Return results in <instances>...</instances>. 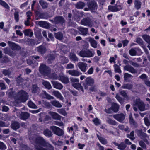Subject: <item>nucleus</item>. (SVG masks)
I'll use <instances>...</instances> for the list:
<instances>
[{
  "label": "nucleus",
  "mask_w": 150,
  "mask_h": 150,
  "mask_svg": "<svg viewBox=\"0 0 150 150\" xmlns=\"http://www.w3.org/2000/svg\"><path fill=\"white\" fill-rule=\"evenodd\" d=\"M107 122L110 124L115 125L116 124V122L115 120L108 118L107 120Z\"/></svg>",
  "instance_id": "43"
},
{
  "label": "nucleus",
  "mask_w": 150,
  "mask_h": 150,
  "mask_svg": "<svg viewBox=\"0 0 150 150\" xmlns=\"http://www.w3.org/2000/svg\"><path fill=\"white\" fill-rule=\"evenodd\" d=\"M86 39L90 43L92 47L94 48H96L97 47V42L93 38L88 37L86 38Z\"/></svg>",
  "instance_id": "12"
},
{
  "label": "nucleus",
  "mask_w": 150,
  "mask_h": 150,
  "mask_svg": "<svg viewBox=\"0 0 150 150\" xmlns=\"http://www.w3.org/2000/svg\"><path fill=\"white\" fill-rule=\"evenodd\" d=\"M72 85L75 88L79 90H81L83 92H84L83 88L81 86V84L79 83V82H77L75 83V84L74 83Z\"/></svg>",
  "instance_id": "26"
},
{
  "label": "nucleus",
  "mask_w": 150,
  "mask_h": 150,
  "mask_svg": "<svg viewBox=\"0 0 150 150\" xmlns=\"http://www.w3.org/2000/svg\"><path fill=\"white\" fill-rule=\"evenodd\" d=\"M117 6H108V9L112 12H116L118 11V10L117 8Z\"/></svg>",
  "instance_id": "47"
},
{
  "label": "nucleus",
  "mask_w": 150,
  "mask_h": 150,
  "mask_svg": "<svg viewBox=\"0 0 150 150\" xmlns=\"http://www.w3.org/2000/svg\"><path fill=\"white\" fill-rule=\"evenodd\" d=\"M61 63L62 64H66L68 63L69 61V59L66 57H60Z\"/></svg>",
  "instance_id": "41"
},
{
  "label": "nucleus",
  "mask_w": 150,
  "mask_h": 150,
  "mask_svg": "<svg viewBox=\"0 0 150 150\" xmlns=\"http://www.w3.org/2000/svg\"><path fill=\"white\" fill-rule=\"evenodd\" d=\"M31 89L32 92L33 93H37L40 91L39 88L36 85H33Z\"/></svg>",
  "instance_id": "35"
},
{
  "label": "nucleus",
  "mask_w": 150,
  "mask_h": 150,
  "mask_svg": "<svg viewBox=\"0 0 150 150\" xmlns=\"http://www.w3.org/2000/svg\"><path fill=\"white\" fill-rule=\"evenodd\" d=\"M137 49L136 48H132L129 51V53L132 56H135L136 54Z\"/></svg>",
  "instance_id": "40"
},
{
  "label": "nucleus",
  "mask_w": 150,
  "mask_h": 150,
  "mask_svg": "<svg viewBox=\"0 0 150 150\" xmlns=\"http://www.w3.org/2000/svg\"><path fill=\"white\" fill-rule=\"evenodd\" d=\"M114 67L115 71V72H117L120 73L121 72V71L118 65L115 64L114 65Z\"/></svg>",
  "instance_id": "52"
},
{
  "label": "nucleus",
  "mask_w": 150,
  "mask_h": 150,
  "mask_svg": "<svg viewBox=\"0 0 150 150\" xmlns=\"http://www.w3.org/2000/svg\"><path fill=\"white\" fill-rule=\"evenodd\" d=\"M16 111V112L17 116H19L20 118L23 120L27 119L29 117V115L28 113L26 112H21L20 110L15 109Z\"/></svg>",
  "instance_id": "6"
},
{
  "label": "nucleus",
  "mask_w": 150,
  "mask_h": 150,
  "mask_svg": "<svg viewBox=\"0 0 150 150\" xmlns=\"http://www.w3.org/2000/svg\"><path fill=\"white\" fill-rule=\"evenodd\" d=\"M42 96L44 98L48 100L54 99V97L48 94L45 91H42Z\"/></svg>",
  "instance_id": "25"
},
{
  "label": "nucleus",
  "mask_w": 150,
  "mask_h": 150,
  "mask_svg": "<svg viewBox=\"0 0 150 150\" xmlns=\"http://www.w3.org/2000/svg\"><path fill=\"white\" fill-rule=\"evenodd\" d=\"M92 121L95 125L96 126L98 125H100L101 123V121L100 120L97 118H95L93 119V120Z\"/></svg>",
  "instance_id": "46"
},
{
  "label": "nucleus",
  "mask_w": 150,
  "mask_h": 150,
  "mask_svg": "<svg viewBox=\"0 0 150 150\" xmlns=\"http://www.w3.org/2000/svg\"><path fill=\"white\" fill-rule=\"evenodd\" d=\"M79 68L83 72H85L87 69V64L85 62H79L77 64Z\"/></svg>",
  "instance_id": "11"
},
{
  "label": "nucleus",
  "mask_w": 150,
  "mask_h": 150,
  "mask_svg": "<svg viewBox=\"0 0 150 150\" xmlns=\"http://www.w3.org/2000/svg\"><path fill=\"white\" fill-rule=\"evenodd\" d=\"M54 57L53 56H50L48 57L47 62L50 64L52 62V61H53L54 59Z\"/></svg>",
  "instance_id": "61"
},
{
  "label": "nucleus",
  "mask_w": 150,
  "mask_h": 150,
  "mask_svg": "<svg viewBox=\"0 0 150 150\" xmlns=\"http://www.w3.org/2000/svg\"><path fill=\"white\" fill-rule=\"evenodd\" d=\"M53 87L57 89L61 90L63 88L62 85L60 83L55 81H52Z\"/></svg>",
  "instance_id": "17"
},
{
  "label": "nucleus",
  "mask_w": 150,
  "mask_h": 150,
  "mask_svg": "<svg viewBox=\"0 0 150 150\" xmlns=\"http://www.w3.org/2000/svg\"><path fill=\"white\" fill-rule=\"evenodd\" d=\"M0 4L2 6L6 8L9 9V6H8V4L5 1L2 0H0Z\"/></svg>",
  "instance_id": "42"
},
{
  "label": "nucleus",
  "mask_w": 150,
  "mask_h": 150,
  "mask_svg": "<svg viewBox=\"0 0 150 150\" xmlns=\"http://www.w3.org/2000/svg\"><path fill=\"white\" fill-rule=\"evenodd\" d=\"M85 82L87 85L92 86L93 84L94 81V79L91 77H88L86 79Z\"/></svg>",
  "instance_id": "18"
},
{
  "label": "nucleus",
  "mask_w": 150,
  "mask_h": 150,
  "mask_svg": "<svg viewBox=\"0 0 150 150\" xmlns=\"http://www.w3.org/2000/svg\"><path fill=\"white\" fill-rule=\"evenodd\" d=\"M59 80H60L62 83H67L69 82L68 78L64 75L59 76Z\"/></svg>",
  "instance_id": "21"
},
{
  "label": "nucleus",
  "mask_w": 150,
  "mask_h": 150,
  "mask_svg": "<svg viewBox=\"0 0 150 150\" xmlns=\"http://www.w3.org/2000/svg\"><path fill=\"white\" fill-rule=\"evenodd\" d=\"M134 131H132L130 133L129 135L128 136V137L130 138L131 140H133L135 139L134 137Z\"/></svg>",
  "instance_id": "59"
},
{
  "label": "nucleus",
  "mask_w": 150,
  "mask_h": 150,
  "mask_svg": "<svg viewBox=\"0 0 150 150\" xmlns=\"http://www.w3.org/2000/svg\"><path fill=\"white\" fill-rule=\"evenodd\" d=\"M51 103L53 106L58 108H61L62 105L59 102L56 100L52 101L51 102Z\"/></svg>",
  "instance_id": "34"
},
{
  "label": "nucleus",
  "mask_w": 150,
  "mask_h": 150,
  "mask_svg": "<svg viewBox=\"0 0 150 150\" xmlns=\"http://www.w3.org/2000/svg\"><path fill=\"white\" fill-rule=\"evenodd\" d=\"M53 124L54 125H58L59 126H62L63 125V124L62 122H59L57 121H55L54 122Z\"/></svg>",
  "instance_id": "62"
},
{
  "label": "nucleus",
  "mask_w": 150,
  "mask_h": 150,
  "mask_svg": "<svg viewBox=\"0 0 150 150\" xmlns=\"http://www.w3.org/2000/svg\"><path fill=\"white\" fill-rule=\"evenodd\" d=\"M114 118L118 121L122 122L125 119V115L122 113L120 114L114 115L113 116Z\"/></svg>",
  "instance_id": "10"
},
{
  "label": "nucleus",
  "mask_w": 150,
  "mask_h": 150,
  "mask_svg": "<svg viewBox=\"0 0 150 150\" xmlns=\"http://www.w3.org/2000/svg\"><path fill=\"white\" fill-rule=\"evenodd\" d=\"M111 108L113 111L115 112H117L118 110L119 106L117 103H114L112 104Z\"/></svg>",
  "instance_id": "31"
},
{
  "label": "nucleus",
  "mask_w": 150,
  "mask_h": 150,
  "mask_svg": "<svg viewBox=\"0 0 150 150\" xmlns=\"http://www.w3.org/2000/svg\"><path fill=\"white\" fill-rule=\"evenodd\" d=\"M20 126V124L18 122H14L12 123L11 127L13 129L16 130L19 128Z\"/></svg>",
  "instance_id": "32"
},
{
  "label": "nucleus",
  "mask_w": 150,
  "mask_h": 150,
  "mask_svg": "<svg viewBox=\"0 0 150 150\" xmlns=\"http://www.w3.org/2000/svg\"><path fill=\"white\" fill-rule=\"evenodd\" d=\"M43 134L45 136L48 137H51L52 135L51 132L48 129H46L44 131Z\"/></svg>",
  "instance_id": "38"
},
{
  "label": "nucleus",
  "mask_w": 150,
  "mask_h": 150,
  "mask_svg": "<svg viewBox=\"0 0 150 150\" xmlns=\"http://www.w3.org/2000/svg\"><path fill=\"white\" fill-rule=\"evenodd\" d=\"M28 106L31 108L36 109L38 108L36 105L32 101H30L28 103Z\"/></svg>",
  "instance_id": "44"
},
{
  "label": "nucleus",
  "mask_w": 150,
  "mask_h": 150,
  "mask_svg": "<svg viewBox=\"0 0 150 150\" xmlns=\"http://www.w3.org/2000/svg\"><path fill=\"white\" fill-rule=\"evenodd\" d=\"M54 95L57 98L61 100H63V97L61 94L57 91H54L53 92Z\"/></svg>",
  "instance_id": "28"
},
{
  "label": "nucleus",
  "mask_w": 150,
  "mask_h": 150,
  "mask_svg": "<svg viewBox=\"0 0 150 150\" xmlns=\"http://www.w3.org/2000/svg\"><path fill=\"white\" fill-rule=\"evenodd\" d=\"M85 3L81 1H79L76 4L75 6L76 8L77 9H82L85 6Z\"/></svg>",
  "instance_id": "27"
},
{
  "label": "nucleus",
  "mask_w": 150,
  "mask_h": 150,
  "mask_svg": "<svg viewBox=\"0 0 150 150\" xmlns=\"http://www.w3.org/2000/svg\"><path fill=\"white\" fill-rule=\"evenodd\" d=\"M57 112L62 115L65 116L67 115V113L66 111L62 109H59L57 110Z\"/></svg>",
  "instance_id": "55"
},
{
  "label": "nucleus",
  "mask_w": 150,
  "mask_h": 150,
  "mask_svg": "<svg viewBox=\"0 0 150 150\" xmlns=\"http://www.w3.org/2000/svg\"><path fill=\"white\" fill-rule=\"evenodd\" d=\"M135 7L137 10L139 9L141 5V3L139 0H135L134 1Z\"/></svg>",
  "instance_id": "33"
},
{
  "label": "nucleus",
  "mask_w": 150,
  "mask_h": 150,
  "mask_svg": "<svg viewBox=\"0 0 150 150\" xmlns=\"http://www.w3.org/2000/svg\"><path fill=\"white\" fill-rule=\"evenodd\" d=\"M81 24L85 26H90L91 25L90 19H82L80 22Z\"/></svg>",
  "instance_id": "24"
},
{
  "label": "nucleus",
  "mask_w": 150,
  "mask_h": 150,
  "mask_svg": "<svg viewBox=\"0 0 150 150\" xmlns=\"http://www.w3.org/2000/svg\"><path fill=\"white\" fill-rule=\"evenodd\" d=\"M40 73L45 76H49L50 73V69L44 64H41L39 67Z\"/></svg>",
  "instance_id": "5"
},
{
  "label": "nucleus",
  "mask_w": 150,
  "mask_h": 150,
  "mask_svg": "<svg viewBox=\"0 0 150 150\" xmlns=\"http://www.w3.org/2000/svg\"><path fill=\"white\" fill-rule=\"evenodd\" d=\"M126 147V145L124 144V143H121L120 144H119V145L118 147V149L121 150H124Z\"/></svg>",
  "instance_id": "54"
},
{
  "label": "nucleus",
  "mask_w": 150,
  "mask_h": 150,
  "mask_svg": "<svg viewBox=\"0 0 150 150\" xmlns=\"http://www.w3.org/2000/svg\"><path fill=\"white\" fill-rule=\"evenodd\" d=\"M42 84L46 88L49 90L50 89L52 88L51 84L48 81H44L42 82Z\"/></svg>",
  "instance_id": "36"
},
{
  "label": "nucleus",
  "mask_w": 150,
  "mask_h": 150,
  "mask_svg": "<svg viewBox=\"0 0 150 150\" xmlns=\"http://www.w3.org/2000/svg\"><path fill=\"white\" fill-rule=\"evenodd\" d=\"M50 129L55 134L59 136H62L64 134L63 131L58 127L55 126H52L50 127Z\"/></svg>",
  "instance_id": "7"
},
{
  "label": "nucleus",
  "mask_w": 150,
  "mask_h": 150,
  "mask_svg": "<svg viewBox=\"0 0 150 150\" xmlns=\"http://www.w3.org/2000/svg\"><path fill=\"white\" fill-rule=\"evenodd\" d=\"M70 81L72 83V85H73L75 83H76L78 82H79V80L78 78L71 77L70 78Z\"/></svg>",
  "instance_id": "49"
},
{
  "label": "nucleus",
  "mask_w": 150,
  "mask_h": 150,
  "mask_svg": "<svg viewBox=\"0 0 150 150\" xmlns=\"http://www.w3.org/2000/svg\"><path fill=\"white\" fill-rule=\"evenodd\" d=\"M8 42L10 47L13 50H18L20 49V47L19 46L16 45L14 42L11 41H8Z\"/></svg>",
  "instance_id": "15"
},
{
  "label": "nucleus",
  "mask_w": 150,
  "mask_h": 150,
  "mask_svg": "<svg viewBox=\"0 0 150 150\" xmlns=\"http://www.w3.org/2000/svg\"><path fill=\"white\" fill-rule=\"evenodd\" d=\"M80 34L85 36L88 33V28L82 27H79L78 28Z\"/></svg>",
  "instance_id": "13"
},
{
  "label": "nucleus",
  "mask_w": 150,
  "mask_h": 150,
  "mask_svg": "<svg viewBox=\"0 0 150 150\" xmlns=\"http://www.w3.org/2000/svg\"><path fill=\"white\" fill-rule=\"evenodd\" d=\"M142 38L147 42H148L150 40V36L147 35H144L142 36Z\"/></svg>",
  "instance_id": "50"
},
{
  "label": "nucleus",
  "mask_w": 150,
  "mask_h": 150,
  "mask_svg": "<svg viewBox=\"0 0 150 150\" xmlns=\"http://www.w3.org/2000/svg\"><path fill=\"white\" fill-rule=\"evenodd\" d=\"M48 114L54 119L59 120L61 119V116L57 113L50 111Z\"/></svg>",
  "instance_id": "22"
},
{
  "label": "nucleus",
  "mask_w": 150,
  "mask_h": 150,
  "mask_svg": "<svg viewBox=\"0 0 150 150\" xmlns=\"http://www.w3.org/2000/svg\"><path fill=\"white\" fill-rule=\"evenodd\" d=\"M130 63L131 64L135 67H139V65L136 62H133L132 61H130Z\"/></svg>",
  "instance_id": "63"
},
{
  "label": "nucleus",
  "mask_w": 150,
  "mask_h": 150,
  "mask_svg": "<svg viewBox=\"0 0 150 150\" xmlns=\"http://www.w3.org/2000/svg\"><path fill=\"white\" fill-rule=\"evenodd\" d=\"M36 15L40 18H44L45 16L46 15V13H41L39 11H37L36 12Z\"/></svg>",
  "instance_id": "45"
},
{
  "label": "nucleus",
  "mask_w": 150,
  "mask_h": 150,
  "mask_svg": "<svg viewBox=\"0 0 150 150\" xmlns=\"http://www.w3.org/2000/svg\"><path fill=\"white\" fill-rule=\"evenodd\" d=\"M120 93L125 99L126 100H128L130 99V97L127 93L126 91L125 90H121L120 91Z\"/></svg>",
  "instance_id": "19"
},
{
  "label": "nucleus",
  "mask_w": 150,
  "mask_h": 150,
  "mask_svg": "<svg viewBox=\"0 0 150 150\" xmlns=\"http://www.w3.org/2000/svg\"><path fill=\"white\" fill-rule=\"evenodd\" d=\"M23 33L25 36L31 37L33 34V32L30 29H26L24 31Z\"/></svg>",
  "instance_id": "29"
},
{
  "label": "nucleus",
  "mask_w": 150,
  "mask_h": 150,
  "mask_svg": "<svg viewBox=\"0 0 150 150\" xmlns=\"http://www.w3.org/2000/svg\"><path fill=\"white\" fill-rule=\"evenodd\" d=\"M144 82L145 84L147 86L150 87V81L148 79H146L144 80Z\"/></svg>",
  "instance_id": "64"
},
{
  "label": "nucleus",
  "mask_w": 150,
  "mask_h": 150,
  "mask_svg": "<svg viewBox=\"0 0 150 150\" xmlns=\"http://www.w3.org/2000/svg\"><path fill=\"white\" fill-rule=\"evenodd\" d=\"M6 148V145L3 142L0 141V149L5 150Z\"/></svg>",
  "instance_id": "58"
},
{
  "label": "nucleus",
  "mask_w": 150,
  "mask_h": 150,
  "mask_svg": "<svg viewBox=\"0 0 150 150\" xmlns=\"http://www.w3.org/2000/svg\"><path fill=\"white\" fill-rule=\"evenodd\" d=\"M66 73H68L70 75L74 77H78L82 74V73L76 70H70L66 71Z\"/></svg>",
  "instance_id": "9"
},
{
  "label": "nucleus",
  "mask_w": 150,
  "mask_h": 150,
  "mask_svg": "<svg viewBox=\"0 0 150 150\" xmlns=\"http://www.w3.org/2000/svg\"><path fill=\"white\" fill-rule=\"evenodd\" d=\"M124 69L132 74L136 73L135 69L132 66L129 65H127L124 67Z\"/></svg>",
  "instance_id": "14"
},
{
  "label": "nucleus",
  "mask_w": 150,
  "mask_h": 150,
  "mask_svg": "<svg viewBox=\"0 0 150 150\" xmlns=\"http://www.w3.org/2000/svg\"><path fill=\"white\" fill-rule=\"evenodd\" d=\"M95 52L93 49H83L79 52V55L82 57L90 58L93 57Z\"/></svg>",
  "instance_id": "4"
},
{
  "label": "nucleus",
  "mask_w": 150,
  "mask_h": 150,
  "mask_svg": "<svg viewBox=\"0 0 150 150\" xmlns=\"http://www.w3.org/2000/svg\"><path fill=\"white\" fill-rule=\"evenodd\" d=\"M132 77L133 76L131 74L127 73H125L124 74V78L125 80H127L129 78Z\"/></svg>",
  "instance_id": "57"
},
{
  "label": "nucleus",
  "mask_w": 150,
  "mask_h": 150,
  "mask_svg": "<svg viewBox=\"0 0 150 150\" xmlns=\"http://www.w3.org/2000/svg\"><path fill=\"white\" fill-rule=\"evenodd\" d=\"M88 6L90 10L92 11H94L97 8V5L96 3L94 1H91L87 3Z\"/></svg>",
  "instance_id": "8"
},
{
  "label": "nucleus",
  "mask_w": 150,
  "mask_h": 150,
  "mask_svg": "<svg viewBox=\"0 0 150 150\" xmlns=\"http://www.w3.org/2000/svg\"><path fill=\"white\" fill-rule=\"evenodd\" d=\"M74 64L71 63H69L66 65V68L67 69H73L74 68Z\"/></svg>",
  "instance_id": "56"
},
{
  "label": "nucleus",
  "mask_w": 150,
  "mask_h": 150,
  "mask_svg": "<svg viewBox=\"0 0 150 150\" xmlns=\"http://www.w3.org/2000/svg\"><path fill=\"white\" fill-rule=\"evenodd\" d=\"M133 87V85L130 84H123L122 87L124 89H127L130 90L132 89Z\"/></svg>",
  "instance_id": "39"
},
{
  "label": "nucleus",
  "mask_w": 150,
  "mask_h": 150,
  "mask_svg": "<svg viewBox=\"0 0 150 150\" xmlns=\"http://www.w3.org/2000/svg\"><path fill=\"white\" fill-rule=\"evenodd\" d=\"M37 50L41 54H43L45 53L46 51V49L44 46L41 45L39 46L36 48Z\"/></svg>",
  "instance_id": "23"
},
{
  "label": "nucleus",
  "mask_w": 150,
  "mask_h": 150,
  "mask_svg": "<svg viewBox=\"0 0 150 150\" xmlns=\"http://www.w3.org/2000/svg\"><path fill=\"white\" fill-rule=\"evenodd\" d=\"M28 97V94L25 91L21 90L18 92L15 98L16 102L19 103L25 102Z\"/></svg>",
  "instance_id": "2"
},
{
  "label": "nucleus",
  "mask_w": 150,
  "mask_h": 150,
  "mask_svg": "<svg viewBox=\"0 0 150 150\" xmlns=\"http://www.w3.org/2000/svg\"><path fill=\"white\" fill-rule=\"evenodd\" d=\"M55 36L56 38L59 40H61L63 37V35L62 33L59 32L55 33Z\"/></svg>",
  "instance_id": "48"
},
{
  "label": "nucleus",
  "mask_w": 150,
  "mask_h": 150,
  "mask_svg": "<svg viewBox=\"0 0 150 150\" xmlns=\"http://www.w3.org/2000/svg\"><path fill=\"white\" fill-rule=\"evenodd\" d=\"M36 23L40 27L44 28H48L49 27V24L45 21H41L39 22H37Z\"/></svg>",
  "instance_id": "16"
},
{
  "label": "nucleus",
  "mask_w": 150,
  "mask_h": 150,
  "mask_svg": "<svg viewBox=\"0 0 150 150\" xmlns=\"http://www.w3.org/2000/svg\"><path fill=\"white\" fill-rule=\"evenodd\" d=\"M133 106L134 110L135 111H137L138 109L142 111L146 110L145 104L139 98L136 99L134 102Z\"/></svg>",
  "instance_id": "3"
},
{
  "label": "nucleus",
  "mask_w": 150,
  "mask_h": 150,
  "mask_svg": "<svg viewBox=\"0 0 150 150\" xmlns=\"http://www.w3.org/2000/svg\"><path fill=\"white\" fill-rule=\"evenodd\" d=\"M115 98L120 103H122L123 98L120 96L119 94L117 93L116 94Z\"/></svg>",
  "instance_id": "51"
},
{
  "label": "nucleus",
  "mask_w": 150,
  "mask_h": 150,
  "mask_svg": "<svg viewBox=\"0 0 150 150\" xmlns=\"http://www.w3.org/2000/svg\"><path fill=\"white\" fill-rule=\"evenodd\" d=\"M70 59L72 61H78V58L75 54L73 52H71L70 54Z\"/></svg>",
  "instance_id": "37"
},
{
  "label": "nucleus",
  "mask_w": 150,
  "mask_h": 150,
  "mask_svg": "<svg viewBox=\"0 0 150 150\" xmlns=\"http://www.w3.org/2000/svg\"><path fill=\"white\" fill-rule=\"evenodd\" d=\"M114 57H110L109 59L110 62V63H112V62H114V63H115V60H116V59L117 57V55H115L114 56Z\"/></svg>",
  "instance_id": "60"
},
{
  "label": "nucleus",
  "mask_w": 150,
  "mask_h": 150,
  "mask_svg": "<svg viewBox=\"0 0 150 150\" xmlns=\"http://www.w3.org/2000/svg\"><path fill=\"white\" fill-rule=\"evenodd\" d=\"M97 136L99 141L102 144L105 145L107 144L108 142L106 139L98 134Z\"/></svg>",
  "instance_id": "30"
},
{
  "label": "nucleus",
  "mask_w": 150,
  "mask_h": 150,
  "mask_svg": "<svg viewBox=\"0 0 150 150\" xmlns=\"http://www.w3.org/2000/svg\"><path fill=\"white\" fill-rule=\"evenodd\" d=\"M29 139L37 150H54L53 147L41 136H32Z\"/></svg>",
  "instance_id": "1"
},
{
  "label": "nucleus",
  "mask_w": 150,
  "mask_h": 150,
  "mask_svg": "<svg viewBox=\"0 0 150 150\" xmlns=\"http://www.w3.org/2000/svg\"><path fill=\"white\" fill-rule=\"evenodd\" d=\"M47 77H49L50 78L52 79H58L59 80V77L58 76L57 74H53L51 75L50 73V76H47Z\"/></svg>",
  "instance_id": "53"
},
{
  "label": "nucleus",
  "mask_w": 150,
  "mask_h": 150,
  "mask_svg": "<svg viewBox=\"0 0 150 150\" xmlns=\"http://www.w3.org/2000/svg\"><path fill=\"white\" fill-rule=\"evenodd\" d=\"M39 3L43 9L47 8L48 6V3L44 0H39Z\"/></svg>",
  "instance_id": "20"
}]
</instances>
